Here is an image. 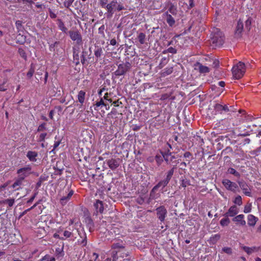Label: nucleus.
I'll return each mask as SVG.
<instances>
[{
  "instance_id": "1",
  "label": "nucleus",
  "mask_w": 261,
  "mask_h": 261,
  "mask_svg": "<svg viewBox=\"0 0 261 261\" xmlns=\"http://www.w3.org/2000/svg\"><path fill=\"white\" fill-rule=\"evenodd\" d=\"M73 237L72 231L70 229L69 230L63 227H59L56 232L53 234V237L55 239H59L64 241L70 239Z\"/></svg>"
},
{
  "instance_id": "2",
  "label": "nucleus",
  "mask_w": 261,
  "mask_h": 261,
  "mask_svg": "<svg viewBox=\"0 0 261 261\" xmlns=\"http://www.w3.org/2000/svg\"><path fill=\"white\" fill-rule=\"evenodd\" d=\"M246 72V67L245 64L242 62H239L236 65H234L232 68V75L236 79L242 78Z\"/></svg>"
},
{
  "instance_id": "3",
  "label": "nucleus",
  "mask_w": 261,
  "mask_h": 261,
  "mask_svg": "<svg viewBox=\"0 0 261 261\" xmlns=\"http://www.w3.org/2000/svg\"><path fill=\"white\" fill-rule=\"evenodd\" d=\"M68 34L72 41H76L77 44H82V36L78 30H71L68 32Z\"/></svg>"
},
{
  "instance_id": "4",
  "label": "nucleus",
  "mask_w": 261,
  "mask_h": 261,
  "mask_svg": "<svg viewBox=\"0 0 261 261\" xmlns=\"http://www.w3.org/2000/svg\"><path fill=\"white\" fill-rule=\"evenodd\" d=\"M222 183L226 190L234 193L236 192L237 189H238V185L236 182L230 181L229 179H224L222 180Z\"/></svg>"
},
{
  "instance_id": "5",
  "label": "nucleus",
  "mask_w": 261,
  "mask_h": 261,
  "mask_svg": "<svg viewBox=\"0 0 261 261\" xmlns=\"http://www.w3.org/2000/svg\"><path fill=\"white\" fill-rule=\"evenodd\" d=\"M130 68V64L129 62L120 64L118 65V69L115 71L116 75L120 76L124 75Z\"/></svg>"
},
{
  "instance_id": "6",
  "label": "nucleus",
  "mask_w": 261,
  "mask_h": 261,
  "mask_svg": "<svg viewBox=\"0 0 261 261\" xmlns=\"http://www.w3.org/2000/svg\"><path fill=\"white\" fill-rule=\"evenodd\" d=\"M156 216L161 222H164L167 215V211L164 206L156 208Z\"/></svg>"
},
{
  "instance_id": "7",
  "label": "nucleus",
  "mask_w": 261,
  "mask_h": 261,
  "mask_svg": "<svg viewBox=\"0 0 261 261\" xmlns=\"http://www.w3.org/2000/svg\"><path fill=\"white\" fill-rule=\"evenodd\" d=\"M212 42L215 46H220L224 43V37L221 32L215 34L212 38Z\"/></svg>"
},
{
  "instance_id": "8",
  "label": "nucleus",
  "mask_w": 261,
  "mask_h": 261,
  "mask_svg": "<svg viewBox=\"0 0 261 261\" xmlns=\"http://www.w3.org/2000/svg\"><path fill=\"white\" fill-rule=\"evenodd\" d=\"M174 167H173L170 170L167 172L166 178L159 182L160 185L162 186V189L165 188L171 179L174 171Z\"/></svg>"
},
{
  "instance_id": "9",
  "label": "nucleus",
  "mask_w": 261,
  "mask_h": 261,
  "mask_svg": "<svg viewBox=\"0 0 261 261\" xmlns=\"http://www.w3.org/2000/svg\"><path fill=\"white\" fill-rule=\"evenodd\" d=\"M161 187H162L161 185H160L158 182L155 186L153 187L152 190L150 192L149 195V199L151 200H155L158 199L161 196V194L160 192H158V190L159 188Z\"/></svg>"
},
{
  "instance_id": "10",
  "label": "nucleus",
  "mask_w": 261,
  "mask_h": 261,
  "mask_svg": "<svg viewBox=\"0 0 261 261\" xmlns=\"http://www.w3.org/2000/svg\"><path fill=\"white\" fill-rule=\"evenodd\" d=\"M31 167L30 166L20 168L17 170V173L19 174V177L24 179L31 173Z\"/></svg>"
},
{
  "instance_id": "11",
  "label": "nucleus",
  "mask_w": 261,
  "mask_h": 261,
  "mask_svg": "<svg viewBox=\"0 0 261 261\" xmlns=\"http://www.w3.org/2000/svg\"><path fill=\"white\" fill-rule=\"evenodd\" d=\"M238 183L240 186V187L242 190L244 194L247 196L251 197V189L249 187L248 184L244 181L241 180V181H238Z\"/></svg>"
},
{
  "instance_id": "12",
  "label": "nucleus",
  "mask_w": 261,
  "mask_h": 261,
  "mask_svg": "<svg viewBox=\"0 0 261 261\" xmlns=\"http://www.w3.org/2000/svg\"><path fill=\"white\" fill-rule=\"evenodd\" d=\"M107 164L111 170H114L119 167L120 160L119 159H111L107 161Z\"/></svg>"
},
{
  "instance_id": "13",
  "label": "nucleus",
  "mask_w": 261,
  "mask_h": 261,
  "mask_svg": "<svg viewBox=\"0 0 261 261\" xmlns=\"http://www.w3.org/2000/svg\"><path fill=\"white\" fill-rule=\"evenodd\" d=\"M215 114H222L223 112H227L229 111L228 107L226 105L223 106L219 103H216L214 106Z\"/></svg>"
},
{
  "instance_id": "14",
  "label": "nucleus",
  "mask_w": 261,
  "mask_h": 261,
  "mask_svg": "<svg viewBox=\"0 0 261 261\" xmlns=\"http://www.w3.org/2000/svg\"><path fill=\"white\" fill-rule=\"evenodd\" d=\"M94 207L95 210L96 215L98 213L102 214L104 211L103 203L102 201L99 200H96L94 203Z\"/></svg>"
},
{
  "instance_id": "15",
  "label": "nucleus",
  "mask_w": 261,
  "mask_h": 261,
  "mask_svg": "<svg viewBox=\"0 0 261 261\" xmlns=\"http://www.w3.org/2000/svg\"><path fill=\"white\" fill-rule=\"evenodd\" d=\"M117 5V2L115 0L112 1L106 6V9L110 17H111L114 13V10L116 9Z\"/></svg>"
},
{
  "instance_id": "16",
  "label": "nucleus",
  "mask_w": 261,
  "mask_h": 261,
  "mask_svg": "<svg viewBox=\"0 0 261 261\" xmlns=\"http://www.w3.org/2000/svg\"><path fill=\"white\" fill-rule=\"evenodd\" d=\"M66 193H67V195L64 196L60 199V203L62 205L66 204L73 194V190H69V189Z\"/></svg>"
},
{
  "instance_id": "17",
  "label": "nucleus",
  "mask_w": 261,
  "mask_h": 261,
  "mask_svg": "<svg viewBox=\"0 0 261 261\" xmlns=\"http://www.w3.org/2000/svg\"><path fill=\"white\" fill-rule=\"evenodd\" d=\"M239 213V209L236 205L230 206L228 212L225 214L227 217H233Z\"/></svg>"
},
{
  "instance_id": "18",
  "label": "nucleus",
  "mask_w": 261,
  "mask_h": 261,
  "mask_svg": "<svg viewBox=\"0 0 261 261\" xmlns=\"http://www.w3.org/2000/svg\"><path fill=\"white\" fill-rule=\"evenodd\" d=\"M80 48L79 46H75L73 48V60L75 62L76 65L80 63Z\"/></svg>"
},
{
  "instance_id": "19",
  "label": "nucleus",
  "mask_w": 261,
  "mask_h": 261,
  "mask_svg": "<svg viewBox=\"0 0 261 261\" xmlns=\"http://www.w3.org/2000/svg\"><path fill=\"white\" fill-rule=\"evenodd\" d=\"M258 219L253 215L249 214L247 216L248 225L249 226L253 227L255 225Z\"/></svg>"
},
{
  "instance_id": "20",
  "label": "nucleus",
  "mask_w": 261,
  "mask_h": 261,
  "mask_svg": "<svg viewBox=\"0 0 261 261\" xmlns=\"http://www.w3.org/2000/svg\"><path fill=\"white\" fill-rule=\"evenodd\" d=\"M38 152L35 151H28L27 153V156L32 162H35L37 161L36 158L38 156Z\"/></svg>"
},
{
  "instance_id": "21",
  "label": "nucleus",
  "mask_w": 261,
  "mask_h": 261,
  "mask_svg": "<svg viewBox=\"0 0 261 261\" xmlns=\"http://www.w3.org/2000/svg\"><path fill=\"white\" fill-rule=\"evenodd\" d=\"M175 159L176 157L174 155H173L172 154L170 155V154L165 155L164 158V159L165 160V162L167 164L171 165L173 163H175V166H176L178 162L176 160H174Z\"/></svg>"
},
{
  "instance_id": "22",
  "label": "nucleus",
  "mask_w": 261,
  "mask_h": 261,
  "mask_svg": "<svg viewBox=\"0 0 261 261\" xmlns=\"http://www.w3.org/2000/svg\"><path fill=\"white\" fill-rule=\"evenodd\" d=\"M164 17H166V21L170 27H172L175 22L174 18L168 12H165L163 14Z\"/></svg>"
},
{
  "instance_id": "23",
  "label": "nucleus",
  "mask_w": 261,
  "mask_h": 261,
  "mask_svg": "<svg viewBox=\"0 0 261 261\" xmlns=\"http://www.w3.org/2000/svg\"><path fill=\"white\" fill-rule=\"evenodd\" d=\"M233 221L239 223L240 225L242 226H245L246 225V221L244 220V215L243 214H240L235 217L233 219Z\"/></svg>"
},
{
  "instance_id": "24",
  "label": "nucleus",
  "mask_w": 261,
  "mask_h": 261,
  "mask_svg": "<svg viewBox=\"0 0 261 261\" xmlns=\"http://www.w3.org/2000/svg\"><path fill=\"white\" fill-rule=\"evenodd\" d=\"M85 95H86V92L83 90L80 91L78 93V95H77L78 100L80 102L81 105H82L85 101Z\"/></svg>"
},
{
  "instance_id": "25",
  "label": "nucleus",
  "mask_w": 261,
  "mask_h": 261,
  "mask_svg": "<svg viewBox=\"0 0 261 261\" xmlns=\"http://www.w3.org/2000/svg\"><path fill=\"white\" fill-rule=\"evenodd\" d=\"M167 12H168V13H170L173 15H176L177 13L176 6L173 5V4L170 3Z\"/></svg>"
},
{
  "instance_id": "26",
  "label": "nucleus",
  "mask_w": 261,
  "mask_h": 261,
  "mask_svg": "<svg viewBox=\"0 0 261 261\" xmlns=\"http://www.w3.org/2000/svg\"><path fill=\"white\" fill-rule=\"evenodd\" d=\"M23 180V179L19 177L12 185V188L15 190H18L20 188V186L22 185Z\"/></svg>"
},
{
  "instance_id": "27",
  "label": "nucleus",
  "mask_w": 261,
  "mask_h": 261,
  "mask_svg": "<svg viewBox=\"0 0 261 261\" xmlns=\"http://www.w3.org/2000/svg\"><path fill=\"white\" fill-rule=\"evenodd\" d=\"M87 226L89 228L90 232H92L94 230V224L93 220L91 218L86 219Z\"/></svg>"
},
{
  "instance_id": "28",
  "label": "nucleus",
  "mask_w": 261,
  "mask_h": 261,
  "mask_svg": "<svg viewBox=\"0 0 261 261\" xmlns=\"http://www.w3.org/2000/svg\"><path fill=\"white\" fill-rule=\"evenodd\" d=\"M58 27H59V29L61 31H62L63 33H66L67 31V29L65 26V24H64V22H63V21L60 19H58Z\"/></svg>"
},
{
  "instance_id": "29",
  "label": "nucleus",
  "mask_w": 261,
  "mask_h": 261,
  "mask_svg": "<svg viewBox=\"0 0 261 261\" xmlns=\"http://www.w3.org/2000/svg\"><path fill=\"white\" fill-rule=\"evenodd\" d=\"M173 72V67H167L162 70V76H166L172 73Z\"/></svg>"
},
{
  "instance_id": "30",
  "label": "nucleus",
  "mask_w": 261,
  "mask_h": 261,
  "mask_svg": "<svg viewBox=\"0 0 261 261\" xmlns=\"http://www.w3.org/2000/svg\"><path fill=\"white\" fill-rule=\"evenodd\" d=\"M137 38L141 44H143L145 42L146 35L144 33H139Z\"/></svg>"
},
{
  "instance_id": "31",
  "label": "nucleus",
  "mask_w": 261,
  "mask_h": 261,
  "mask_svg": "<svg viewBox=\"0 0 261 261\" xmlns=\"http://www.w3.org/2000/svg\"><path fill=\"white\" fill-rule=\"evenodd\" d=\"M199 71L201 73H206L210 72V69L208 67L199 64L198 66Z\"/></svg>"
},
{
  "instance_id": "32",
  "label": "nucleus",
  "mask_w": 261,
  "mask_h": 261,
  "mask_svg": "<svg viewBox=\"0 0 261 261\" xmlns=\"http://www.w3.org/2000/svg\"><path fill=\"white\" fill-rule=\"evenodd\" d=\"M103 54V50L101 47H96L94 50V55L97 58H100Z\"/></svg>"
},
{
  "instance_id": "33",
  "label": "nucleus",
  "mask_w": 261,
  "mask_h": 261,
  "mask_svg": "<svg viewBox=\"0 0 261 261\" xmlns=\"http://www.w3.org/2000/svg\"><path fill=\"white\" fill-rule=\"evenodd\" d=\"M8 81L5 79L2 83H0V91L5 92L8 89V85H7Z\"/></svg>"
},
{
  "instance_id": "34",
  "label": "nucleus",
  "mask_w": 261,
  "mask_h": 261,
  "mask_svg": "<svg viewBox=\"0 0 261 261\" xmlns=\"http://www.w3.org/2000/svg\"><path fill=\"white\" fill-rule=\"evenodd\" d=\"M243 29V23L242 21L239 20L238 22L236 27V33L240 34L242 32Z\"/></svg>"
},
{
  "instance_id": "35",
  "label": "nucleus",
  "mask_w": 261,
  "mask_h": 261,
  "mask_svg": "<svg viewBox=\"0 0 261 261\" xmlns=\"http://www.w3.org/2000/svg\"><path fill=\"white\" fill-rule=\"evenodd\" d=\"M35 72V67L33 64H31L29 71L27 72V76L29 79L31 78Z\"/></svg>"
},
{
  "instance_id": "36",
  "label": "nucleus",
  "mask_w": 261,
  "mask_h": 261,
  "mask_svg": "<svg viewBox=\"0 0 261 261\" xmlns=\"http://www.w3.org/2000/svg\"><path fill=\"white\" fill-rule=\"evenodd\" d=\"M230 220L228 218H225L222 219L220 221V225L224 227V226H227L229 225L230 223Z\"/></svg>"
},
{
  "instance_id": "37",
  "label": "nucleus",
  "mask_w": 261,
  "mask_h": 261,
  "mask_svg": "<svg viewBox=\"0 0 261 261\" xmlns=\"http://www.w3.org/2000/svg\"><path fill=\"white\" fill-rule=\"evenodd\" d=\"M38 261H56V259L55 257H51L49 255L47 254Z\"/></svg>"
},
{
  "instance_id": "38",
  "label": "nucleus",
  "mask_w": 261,
  "mask_h": 261,
  "mask_svg": "<svg viewBox=\"0 0 261 261\" xmlns=\"http://www.w3.org/2000/svg\"><path fill=\"white\" fill-rule=\"evenodd\" d=\"M228 172L229 173V174H232L233 175H234L235 176L237 177H240L241 175L240 174L239 172H238V171H237L234 168H229L228 169Z\"/></svg>"
},
{
  "instance_id": "39",
  "label": "nucleus",
  "mask_w": 261,
  "mask_h": 261,
  "mask_svg": "<svg viewBox=\"0 0 261 261\" xmlns=\"http://www.w3.org/2000/svg\"><path fill=\"white\" fill-rule=\"evenodd\" d=\"M252 210V203L250 202H248L244 206V213H249Z\"/></svg>"
},
{
  "instance_id": "40",
  "label": "nucleus",
  "mask_w": 261,
  "mask_h": 261,
  "mask_svg": "<svg viewBox=\"0 0 261 261\" xmlns=\"http://www.w3.org/2000/svg\"><path fill=\"white\" fill-rule=\"evenodd\" d=\"M163 157L160 155H156L155 160L158 166H160L163 162Z\"/></svg>"
},
{
  "instance_id": "41",
  "label": "nucleus",
  "mask_w": 261,
  "mask_h": 261,
  "mask_svg": "<svg viewBox=\"0 0 261 261\" xmlns=\"http://www.w3.org/2000/svg\"><path fill=\"white\" fill-rule=\"evenodd\" d=\"M233 202L236 204H238L239 206L241 205L242 204V199L241 196L240 195L236 196L233 200Z\"/></svg>"
},
{
  "instance_id": "42",
  "label": "nucleus",
  "mask_w": 261,
  "mask_h": 261,
  "mask_svg": "<svg viewBox=\"0 0 261 261\" xmlns=\"http://www.w3.org/2000/svg\"><path fill=\"white\" fill-rule=\"evenodd\" d=\"M242 248L244 251H245L248 254H251L255 249V247L250 248L247 246H243Z\"/></svg>"
},
{
  "instance_id": "43",
  "label": "nucleus",
  "mask_w": 261,
  "mask_h": 261,
  "mask_svg": "<svg viewBox=\"0 0 261 261\" xmlns=\"http://www.w3.org/2000/svg\"><path fill=\"white\" fill-rule=\"evenodd\" d=\"M15 202V199L14 198L12 199H7L4 201L3 203L5 204H7L9 207H11L13 206Z\"/></svg>"
},
{
  "instance_id": "44",
  "label": "nucleus",
  "mask_w": 261,
  "mask_h": 261,
  "mask_svg": "<svg viewBox=\"0 0 261 261\" xmlns=\"http://www.w3.org/2000/svg\"><path fill=\"white\" fill-rule=\"evenodd\" d=\"M88 52L86 51H83L82 54L81 56V62L83 64H84L86 61V56L87 55Z\"/></svg>"
},
{
  "instance_id": "45",
  "label": "nucleus",
  "mask_w": 261,
  "mask_h": 261,
  "mask_svg": "<svg viewBox=\"0 0 261 261\" xmlns=\"http://www.w3.org/2000/svg\"><path fill=\"white\" fill-rule=\"evenodd\" d=\"M18 52L21 57H22L24 59H27V56L26 53L23 48H19L18 50Z\"/></svg>"
},
{
  "instance_id": "46",
  "label": "nucleus",
  "mask_w": 261,
  "mask_h": 261,
  "mask_svg": "<svg viewBox=\"0 0 261 261\" xmlns=\"http://www.w3.org/2000/svg\"><path fill=\"white\" fill-rule=\"evenodd\" d=\"M251 24V18L248 17L245 21V28L247 30H250Z\"/></svg>"
},
{
  "instance_id": "47",
  "label": "nucleus",
  "mask_w": 261,
  "mask_h": 261,
  "mask_svg": "<svg viewBox=\"0 0 261 261\" xmlns=\"http://www.w3.org/2000/svg\"><path fill=\"white\" fill-rule=\"evenodd\" d=\"M163 53L164 54L166 53H170L173 54H175L177 53V50L175 48L172 47H170L166 50H164Z\"/></svg>"
},
{
  "instance_id": "48",
  "label": "nucleus",
  "mask_w": 261,
  "mask_h": 261,
  "mask_svg": "<svg viewBox=\"0 0 261 261\" xmlns=\"http://www.w3.org/2000/svg\"><path fill=\"white\" fill-rule=\"evenodd\" d=\"M98 256L99 255L97 253L94 252L91 255L89 261H96L98 258Z\"/></svg>"
},
{
  "instance_id": "49",
  "label": "nucleus",
  "mask_w": 261,
  "mask_h": 261,
  "mask_svg": "<svg viewBox=\"0 0 261 261\" xmlns=\"http://www.w3.org/2000/svg\"><path fill=\"white\" fill-rule=\"evenodd\" d=\"M220 238V236L218 234H215L214 236L211 237V240L212 242L215 243L218 241Z\"/></svg>"
},
{
  "instance_id": "50",
  "label": "nucleus",
  "mask_w": 261,
  "mask_h": 261,
  "mask_svg": "<svg viewBox=\"0 0 261 261\" xmlns=\"http://www.w3.org/2000/svg\"><path fill=\"white\" fill-rule=\"evenodd\" d=\"M222 251L227 254H231L232 253V249L230 247H224Z\"/></svg>"
},
{
  "instance_id": "51",
  "label": "nucleus",
  "mask_w": 261,
  "mask_h": 261,
  "mask_svg": "<svg viewBox=\"0 0 261 261\" xmlns=\"http://www.w3.org/2000/svg\"><path fill=\"white\" fill-rule=\"evenodd\" d=\"M46 123H43L39 125L38 127L37 131L38 132H42L46 130Z\"/></svg>"
},
{
  "instance_id": "52",
  "label": "nucleus",
  "mask_w": 261,
  "mask_h": 261,
  "mask_svg": "<svg viewBox=\"0 0 261 261\" xmlns=\"http://www.w3.org/2000/svg\"><path fill=\"white\" fill-rule=\"evenodd\" d=\"M25 42V38H23L22 35L20 36V35H18L17 36V42L20 44H23Z\"/></svg>"
},
{
  "instance_id": "53",
  "label": "nucleus",
  "mask_w": 261,
  "mask_h": 261,
  "mask_svg": "<svg viewBox=\"0 0 261 261\" xmlns=\"http://www.w3.org/2000/svg\"><path fill=\"white\" fill-rule=\"evenodd\" d=\"M46 136H47V133H41L39 136L38 141L39 142H43L44 141L45 138Z\"/></svg>"
},
{
  "instance_id": "54",
  "label": "nucleus",
  "mask_w": 261,
  "mask_h": 261,
  "mask_svg": "<svg viewBox=\"0 0 261 261\" xmlns=\"http://www.w3.org/2000/svg\"><path fill=\"white\" fill-rule=\"evenodd\" d=\"M63 248H57L56 249V253L57 254V255L63 256Z\"/></svg>"
},
{
  "instance_id": "55",
  "label": "nucleus",
  "mask_w": 261,
  "mask_h": 261,
  "mask_svg": "<svg viewBox=\"0 0 261 261\" xmlns=\"http://www.w3.org/2000/svg\"><path fill=\"white\" fill-rule=\"evenodd\" d=\"M49 16L51 18L54 19L57 17V14L54 13L50 8L48 9Z\"/></svg>"
},
{
  "instance_id": "56",
  "label": "nucleus",
  "mask_w": 261,
  "mask_h": 261,
  "mask_svg": "<svg viewBox=\"0 0 261 261\" xmlns=\"http://www.w3.org/2000/svg\"><path fill=\"white\" fill-rule=\"evenodd\" d=\"M84 236V238L82 240L81 242H80V244L83 246H85L87 244V237L85 234Z\"/></svg>"
},
{
  "instance_id": "57",
  "label": "nucleus",
  "mask_w": 261,
  "mask_h": 261,
  "mask_svg": "<svg viewBox=\"0 0 261 261\" xmlns=\"http://www.w3.org/2000/svg\"><path fill=\"white\" fill-rule=\"evenodd\" d=\"M100 5L102 8H106L107 5V0H100Z\"/></svg>"
},
{
  "instance_id": "58",
  "label": "nucleus",
  "mask_w": 261,
  "mask_h": 261,
  "mask_svg": "<svg viewBox=\"0 0 261 261\" xmlns=\"http://www.w3.org/2000/svg\"><path fill=\"white\" fill-rule=\"evenodd\" d=\"M116 9L118 11H121L122 10H124V7H123V6L122 5L118 4V5H117L116 7Z\"/></svg>"
},
{
  "instance_id": "59",
  "label": "nucleus",
  "mask_w": 261,
  "mask_h": 261,
  "mask_svg": "<svg viewBox=\"0 0 261 261\" xmlns=\"http://www.w3.org/2000/svg\"><path fill=\"white\" fill-rule=\"evenodd\" d=\"M192 154L190 152H186L184 154V156L186 158H192Z\"/></svg>"
},
{
  "instance_id": "60",
  "label": "nucleus",
  "mask_w": 261,
  "mask_h": 261,
  "mask_svg": "<svg viewBox=\"0 0 261 261\" xmlns=\"http://www.w3.org/2000/svg\"><path fill=\"white\" fill-rule=\"evenodd\" d=\"M169 154H170V155L172 154V153L170 151V150L169 149H168L167 151H166L164 152H162V154L163 158H164V156H165V155H167Z\"/></svg>"
},
{
  "instance_id": "61",
  "label": "nucleus",
  "mask_w": 261,
  "mask_h": 261,
  "mask_svg": "<svg viewBox=\"0 0 261 261\" xmlns=\"http://www.w3.org/2000/svg\"><path fill=\"white\" fill-rule=\"evenodd\" d=\"M194 6V0H189V5L188 6V9H190L192 8Z\"/></svg>"
},
{
  "instance_id": "62",
  "label": "nucleus",
  "mask_w": 261,
  "mask_h": 261,
  "mask_svg": "<svg viewBox=\"0 0 261 261\" xmlns=\"http://www.w3.org/2000/svg\"><path fill=\"white\" fill-rule=\"evenodd\" d=\"M48 77V73L47 71H46L45 73V75H44V84H46L47 83Z\"/></svg>"
},
{
  "instance_id": "63",
  "label": "nucleus",
  "mask_w": 261,
  "mask_h": 261,
  "mask_svg": "<svg viewBox=\"0 0 261 261\" xmlns=\"http://www.w3.org/2000/svg\"><path fill=\"white\" fill-rule=\"evenodd\" d=\"M36 196V193H35L33 196L27 201L28 203H32Z\"/></svg>"
},
{
  "instance_id": "64",
  "label": "nucleus",
  "mask_w": 261,
  "mask_h": 261,
  "mask_svg": "<svg viewBox=\"0 0 261 261\" xmlns=\"http://www.w3.org/2000/svg\"><path fill=\"white\" fill-rule=\"evenodd\" d=\"M113 104L114 105V106L115 107H118L119 106V104H122V102L119 101V100H117L114 101L113 102Z\"/></svg>"
}]
</instances>
